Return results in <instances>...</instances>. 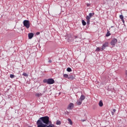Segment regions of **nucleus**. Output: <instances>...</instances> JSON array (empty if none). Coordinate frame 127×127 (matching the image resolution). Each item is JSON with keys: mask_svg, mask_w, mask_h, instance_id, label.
Wrapping results in <instances>:
<instances>
[{"mask_svg": "<svg viewBox=\"0 0 127 127\" xmlns=\"http://www.w3.org/2000/svg\"><path fill=\"white\" fill-rule=\"evenodd\" d=\"M33 36H34L33 33H30L28 34L29 39H31Z\"/></svg>", "mask_w": 127, "mask_h": 127, "instance_id": "nucleus-10", "label": "nucleus"}, {"mask_svg": "<svg viewBox=\"0 0 127 127\" xmlns=\"http://www.w3.org/2000/svg\"><path fill=\"white\" fill-rule=\"evenodd\" d=\"M117 42H118V40L116 38H114L111 41L110 44L113 46H115V45L117 44Z\"/></svg>", "mask_w": 127, "mask_h": 127, "instance_id": "nucleus-7", "label": "nucleus"}, {"mask_svg": "<svg viewBox=\"0 0 127 127\" xmlns=\"http://www.w3.org/2000/svg\"><path fill=\"white\" fill-rule=\"evenodd\" d=\"M67 121L69 122V123L71 126H72V125H73V122H72V120H71V119H68Z\"/></svg>", "mask_w": 127, "mask_h": 127, "instance_id": "nucleus-15", "label": "nucleus"}, {"mask_svg": "<svg viewBox=\"0 0 127 127\" xmlns=\"http://www.w3.org/2000/svg\"><path fill=\"white\" fill-rule=\"evenodd\" d=\"M85 95H81L80 98V99L81 101H82L83 102V101H84V100L85 99Z\"/></svg>", "mask_w": 127, "mask_h": 127, "instance_id": "nucleus-13", "label": "nucleus"}, {"mask_svg": "<svg viewBox=\"0 0 127 127\" xmlns=\"http://www.w3.org/2000/svg\"><path fill=\"white\" fill-rule=\"evenodd\" d=\"M35 96L37 98H39V97H41L42 96V93H36Z\"/></svg>", "mask_w": 127, "mask_h": 127, "instance_id": "nucleus-12", "label": "nucleus"}, {"mask_svg": "<svg viewBox=\"0 0 127 127\" xmlns=\"http://www.w3.org/2000/svg\"><path fill=\"white\" fill-rule=\"evenodd\" d=\"M22 75L23 76H24V77H28V74H27V73H25V72H24L23 74H22Z\"/></svg>", "mask_w": 127, "mask_h": 127, "instance_id": "nucleus-19", "label": "nucleus"}, {"mask_svg": "<svg viewBox=\"0 0 127 127\" xmlns=\"http://www.w3.org/2000/svg\"><path fill=\"white\" fill-rule=\"evenodd\" d=\"M73 108H74V104L72 103H69L67 107L68 110H72Z\"/></svg>", "mask_w": 127, "mask_h": 127, "instance_id": "nucleus-8", "label": "nucleus"}, {"mask_svg": "<svg viewBox=\"0 0 127 127\" xmlns=\"http://www.w3.org/2000/svg\"><path fill=\"white\" fill-rule=\"evenodd\" d=\"M95 51H97V52H99V51H101V49H100L99 47H97L95 50Z\"/></svg>", "mask_w": 127, "mask_h": 127, "instance_id": "nucleus-21", "label": "nucleus"}, {"mask_svg": "<svg viewBox=\"0 0 127 127\" xmlns=\"http://www.w3.org/2000/svg\"><path fill=\"white\" fill-rule=\"evenodd\" d=\"M82 25H83V26H85V25H86V24H87V23L84 20H82Z\"/></svg>", "mask_w": 127, "mask_h": 127, "instance_id": "nucleus-16", "label": "nucleus"}, {"mask_svg": "<svg viewBox=\"0 0 127 127\" xmlns=\"http://www.w3.org/2000/svg\"><path fill=\"white\" fill-rule=\"evenodd\" d=\"M40 34V32H38L36 33V35H39Z\"/></svg>", "mask_w": 127, "mask_h": 127, "instance_id": "nucleus-27", "label": "nucleus"}, {"mask_svg": "<svg viewBox=\"0 0 127 127\" xmlns=\"http://www.w3.org/2000/svg\"><path fill=\"white\" fill-rule=\"evenodd\" d=\"M23 24L27 29L30 27V22L28 20H24L23 22Z\"/></svg>", "mask_w": 127, "mask_h": 127, "instance_id": "nucleus-3", "label": "nucleus"}, {"mask_svg": "<svg viewBox=\"0 0 127 127\" xmlns=\"http://www.w3.org/2000/svg\"><path fill=\"white\" fill-rule=\"evenodd\" d=\"M66 70L67 71V72H72V69H71V68L70 67H68Z\"/></svg>", "mask_w": 127, "mask_h": 127, "instance_id": "nucleus-18", "label": "nucleus"}, {"mask_svg": "<svg viewBox=\"0 0 127 127\" xmlns=\"http://www.w3.org/2000/svg\"><path fill=\"white\" fill-rule=\"evenodd\" d=\"M85 121H86V120H82V122H85Z\"/></svg>", "mask_w": 127, "mask_h": 127, "instance_id": "nucleus-31", "label": "nucleus"}, {"mask_svg": "<svg viewBox=\"0 0 127 127\" xmlns=\"http://www.w3.org/2000/svg\"><path fill=\"white\" fill-rule=\"evenodd\" d=\"M122 21L123 24H124V25H125V19H123V20H122Z\"/></svg>", "mask_w": 127, "mask_h": 127, "instance_id": "nucleus-26", "label": "nucleus"}, {"mask_svg": "<svg viewBox=\"0 0 127 127\" xmlns=\"http://www.w3.org/2000/svg\"><path fill=\"white\" fill-rule=\"evenodd\" d=\"M89 5H90V4H89V3L87 4V6H89Z\"/></svg>", "mask_w": 127, "mask_h": 127, "instance_id": "nucleus-30", "label": "nucleus"}, {"mask_svg": "<svg viewBox=\"0 0 127 127\" xmlns=\"http://www.w3.org/2000/svg\"><path fill=\"white\" fill-rule=\"evenodd\" d=\"M56 125H61V122H60V121L59 120H58L56 122Z\"/></svg>", "mask_w": 127, "mask_h": 127, "instance_id": "nucleus-17", "label": "nucleus"}, {"mask_svg": "<svg viewBox=\"0 0 127 127\" xmlns=\"http://www.w3.org/2000/svg\"><path fill=\"white\" fill-rule=\"evenodd\" d=\"M10 78H11V79L14 78V75L13 74H10Z\"/></svg>", "mask_w": 127, "mask_h": 127, "instance_id": "nucleus-24", "label": "nucleus"}, {"mask_svg": "<svg viewBox=\"0 0 127 127\" xmlns=\"http://www.w3.org/2000/svg\"><path fill=\"white\" fill-rule=\"evenodd\" d=\"M64 78H69V75H68V74H64Z\"/></svg>", "mask_w": 127, "mask_h": 127, "instance_id": "nucleus-20", "label": "nucleus"}, {"mask_svg": "<svg viewBox=\"0 0 127 127\" xmlns=\"http://www.w3.org/2000/svg\"><path fill=\"white\" fill-rule=\"evenodd\" d=\"M83 101L82 100H80V99L77 101L76 102V104L77 105V106H81L82 105V103Z\"/></svg>", "mask_w": 127, "mask_h": 127, "instance_id": "nucleus-9", "label": "nucleus"}, {"mask_svg": "<svg viewBox=\"0 0 127 127\" xmlns=\"http://www.w3.org/2000/svg\"><path fill=\"white\" fill-rule=\"evenodd\" d=\"M99 107H103V106H104V104L103 103V101L102 100L99 101Z\"/></svg>", "mask_w": 127, "mask_h": 127, "instance_id": "nucleus-14", "label": "nucleus"}, {"mask_svg": "<svg viewBox=\"0 0 127 127\" xmlns=\"http://www.w3.org/2000/svg\"><path fill=\"white\" fill-rule=\"evenodd\" d=\"M119 17L121 19V20H123L124 19V16L123 15H120Z\"/></svg>", "mask_w": 127, "mask_h": 127, "instance_id": "nucleus-23", "label": "nucleus"}, {"mask_svg": "<svg viewBox=\"0 0 127 127\" xmlns=\"http://www.w3.org/2000/svg\"><path fill=\"white\" fill-rule=\"evenodd\" d=\"M109 47V43L108 42H106L105 44H104L102 46V48H101V51H103L106 49V47Z\"/></svg>", "mask_w": 127, "mask_h": 127, "instance_id": "nucleus-6", "label": "nucleus"}, {"mask_svg": "<svg viewBox=\"0 0 127 127\" xmlns=\"http://www.w3.org/2000/svg\"><path fill=\"white\" fill-rule=\"evenodd\" d=\"M37 127H47V126H46V125H45L44 124H43V123H42V122L40 121H37Z\"/></svg>", "mask_w": 127, "mask_h": 127, "instance_id": "nucleus-5", "label": "nucleus"}, {"mask_svg": "<svg viewBox=\"0 0 127 127\" xmlns=\"http://www.w3.org/2000/svg\"><path fill=\"white\" fill-rule=\"evenodd\" d=\"M95 15V13L93 12V13H90L89 14V15L86 16V19L87 20V23L88 24H90V19H91V17H92V16H93V15Z\"/></svg>", "mask_w": 127, "mask_h": 127, "instance_id": "nucleus-4", "label": "nucleus"}, {"mask_svg": "<svg viewBox=\"0 0 127 127\" xmlns=\"http://www.w3.org/2000/svg\"><path fill=\"white\" fill-rule=\"evenodd\" d=\"M110 35H111V33H110V32H108L106 35V36H107V37L110 36Z\"/></svg>", "mask_w": 127, "mask_h": 127, "instance_id": "nucleus-22", "label": "nucleus"}, {"mask_svg": "<svg viewBox=\"0 0 127 127\" xmlns=\"http://www.w3.org/2000/svg\"><path fill=\"white\" fill-rule=\"evenodd\" d=\"M49 63H52V61H51V60H50L49 61H48Z\"/></svg>", "mask_w": 127, "mask_h": 127, "instance_id": "nucleus-28", "label": "nucleus"}, {"mask_svg": "<svg viewBox=\"0 0 127 127\" xmlns=\"http://www.w3.org/2000/svg\"><path fill=\"white\" fill-rule=\"evenodd\" d=\"M116 109H113L112 112V115H114V114L116 113Z\"/></svg>", "mask_w": 127, "mask_h": 127, "instance_id": "nucleus-25", "label": "nucleus"}, {"mask_svg": "<svg viewBox=\"0 0 127 127\" xmlns=\"http://www.w3.org/2000/svg\"><path fill=\"white\" fill-rule=\"evenodd\" d=\"M49 120V117L44 116L40 118L38 121H40L43 124L46 125L47 127H55V125L52 124V121Z\"/></svg>", "mask_w": 127, "mask_h": 127, "instance_id": "nucleus-1", "label": "nucleus"}, {"mask_svg": "<svg viewBox=\"0 0 127 127\" xmlns=\"http://www.w3.org/2000/svg\"><path fill=\"white\" fill-rule=\"evenodd\" d=\"M68 80H74V79H75V76H74L73 75H70L68 77Z\"/></svg>", "mask_w": 127, "mask_h": 127, "instance_id": "nucleus-11", "label": "nucleus"}, {"mask_svg": "<svg viewBox=\"0 0 127 127\" xmlns=\"http://www.w3.org/2000/svg\"><path fill=\"white\" fill-rule=\"evenodd\" d=\"M43 82L47 83L49 85H52V84H54L55 81L54 79L52 78H49L48 79H45L43 80Z\"/></svg>", "mask_w": 127, "mask_h": 127, "instance_id": "nucleus-2", "label": "nucleus"}, {"mask_svg": "<svg viewBox=\"0 0 127 127\" xmlns=\"http://www.w3.org/2000/svg\"><path fill=\"white\" fill-rule=\"evenodd\" d=\"M125 74H126V76H127V70L125 71Z\"/></svg>", "mask_w": 127, "mask_h": 127, "instance_id": "nucleus-29", "label": "nucleus"}]
</instances>
